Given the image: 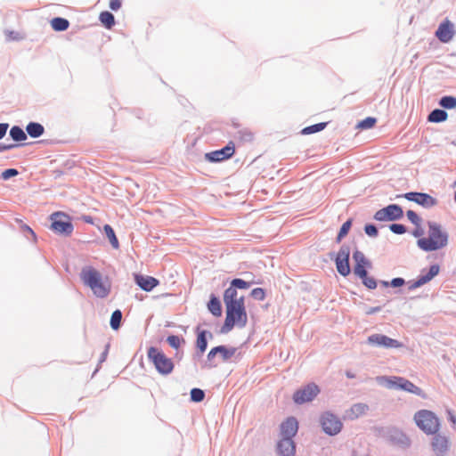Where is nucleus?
<instances>
[{"mask_svg": "<svg viewBox=\"0 0 456 456\" xmlns=\"http://www.w3.org/2000/svg\"><path fill=\"white\" fill-rule=\"evenodd\" d=\"M224 302L226 316L222 327V332H229L234 326L244 328L248 322L244 297H239L238 291L235 289L228 288L224 294Z\"/></svg>", "mask_w": 456, "mask_h": 456, "instance_id": "obj_1", "label": "nucleus"}, {"mask_svg": "<svg viewBox=\"0 0 456 456\" xmlns=\"http://www.w3.org/2000/svg\"><path fill=\"white\" fill-rule=\"evenodd\" d=\"M80 279L98 297H106L110 292L109 280L103 278L102 273L92 266H86L81 270Z\"/></svg>", "mask_w": 456, "mask_h": 456, "instance_id": "obj_2", "label": "nucleus"}, {"mask_svg": "<svg viewBox=\"0 0 456 456\" xmlns=\"http://www.w3.org/2000/svg\"><path fill=\"white\" fill-rule=\"evenodd\" d=\"M428 236L418 240L417 244L424 251H435L441 249L448 244V233L443 230L442 225L428 222Z\"/></svg>", "mask_w": 456, "mask_h": 456, "instance_id": "obj_3", "label": "nucleus"}, {"mask_svg": "<svg viewBox=\"0 0 456 456\" xmlns=\"http://www.w3.org/2000/svg\"><path fill=\"white\" fill-rule=\"evenodd\" d=\"M413 419L417 427L427 435H435L440 428V421L436 415L428 410L415 412Z\"/></svg>", "mask_w": 456, "mask_h": 456, "instance_id": "obj_4", "label": "nucleus"}, {"mask_svg": "<svg viewBox=\"0 0 456 456\" xmlns=\"http://www.w3.org/2000/svg\"><path fill=\"white\" fill-rule=\"evenodd\" d=\"M147 356L153 363L159 373L162 375H168L174 370L175 364L173 360L167 357L159 348L151 346L148 349Z\"/></svg>", "mask_w": 456, "mask_h": 456, "instance_id": "obj_5", "label": "nucleus"}, {"mask_svg": "<svg viewBox=\"0 0 456 456\" xmlns=\"http://www.w3.org/2000/svg\"><path fill=\"white\" fill-rule=\"evenodd\" d=\"M51 229L59 234L70 235L73 232V224L70 217L63 212H55L51 215Z\"/></svg>", "mask_w": 456, "mask_h": 456, "instance_id": "obj_6", "label": "nucleus"}, {"mask_svg": "<svg viewBox=\"0 0 456 456\" xmlns=\"http://www.w3.org/2000/svg\"><path fill=\"white\" fill-rule=\"evenodd\" d=\"M403 211L398 205L392 204L379 209L374 215V218L378 221H394L402 218Z\"/></svg>", "mask_w": 456, "mask_h": 456, "instance_id": "obj_7", "label": "nucleus"}, {"mask_svg": "<svg viewBox=\"0 0 456 456\" xmlns=\"http://www.w3.org/2000/svg\"><path fill=\"white\" fill-rule=\"evenodd\" d=\"M349 256H350V248L347 245H343L335 258L336 267L338 272L342 276H347L350 272L349 265Z\"/></svg>", "mask_w": 456, "mask_h": 456, "instance_id": "obj_8", "label": "nucleus"}, {"mask_svg": "<svg viewBox=\"0 0 456 456\" xmlns=\"http://www.w3.org/2000/svg\"><path fill=\"white\" fill-rule=\"evenodd\" d=\"M321 425L323 431L330 436L337 435L342 428V422L338 417L330 412H326L322 416Z\"/></svg>", "mask_w": 456, "mask_h": 456, "instance_id": "obj_9", "label": "nucleus"}, {"mask_svg": "<svg viewBox=\"0 0 456 456\" xmlns=\"http://www.w3.org/2000/svg\"><path fill=\"white\" fill-rule=\"evenodd\" d=\"M320 392L315 384H308L304 388L296 391L293 395V400L297 404L311 402Z\"/></svg>", "mask_w": 456, "mask_h": 456, "instance_id": "obj_10", "label": "nucleus"}, {"mask_svg": "<svg viewBox=\"0 0 456 456\" xmlns=\"http://www.w3.org/2000/svg\"><path fill=\"white\" fill-rule=\"evenodd\" d=\"M401 197L400 195L397 196ZM402 197L405 198L410 201H413L424 208H432L437 204V200L428 193L422 192H407Z\"/></svg>", "mask_w": 456, "mask_h": 456, "instance_id": "obj_11", "label": "nucleus"}, {"mask_svg": "<svg viewBox=\"0 0 456 456\" xmlns=\"http://www.w3.org/2000/svg\"><path fill=\"white\" fill-rule=\"evenodd\" d=\"M367 341L370 345L381 346L385 348H399L403 346V344L399 341L388 338L383 334H373L368 337Z\"/></svg>", "mask_w": 456, "mask_h": 456, "instance_id": "obj_12", "label": "nucleus"}, {"mask_svg": "<svg viewBox=\"0 0 456 456\" xmlns=\"http://www.w3.org/2000/svg\"><path fill=\"white\" fill-rule=\"evenodd\" d=\"M235 152L233 142H230L221 150L214 151L206 154V159L211 162H220L230 159Z\"/></svg>", "mask_w": 456, "mask_h": 456, "instance_id": "obj_13", "label": "nucleus"}, {"mask_svg": "<svg viewBox=\"0 0 456 456\" xmlns=\"http://www.w3.org/2000/svg\"><path fill=\"white\" fill-rule=\"evenodd\" d=\"M353 258L355 262L354 266V273L358 277H365L367 268L370 267V262L365 257L364 254L356 250L353 254Z\"/></svg>", "mask_w": 456, "mask_h": 456, "instance_id": "obj_14", "label": "nucleus"}, {"mask_svg": "<svg viewBox=\"0 0 456 456\" xmlns=\"http://www.w3.org/2000/svg\"><path fill=\"white\" fill-rule=\"evenodd\" d=\"M455 34L453 24L448 20L445 19L438 27L436 31V37L442 43L450 42Z\"/></svg>", "mask_w": 456, "mask_h": 456, "instance_id": "obj_15", "label": "nucleus"}, {"mask_svg": "<svg viewBox=\"0 0 456 456\" xmlns=\"http://www.w3.org/2000/svg\"><path fill=\"white\" fill-rule=\"evenodd\" d=\"M297 420L294 417L288 418L281 424V434L282 436V439H292V437L297 434Z\"/></svg>", "mask_w": 456, "mask_h": 456, "instance_id": "obj_16", "label": "nucleus"}, {"mask_svg": "<svg viewBox=\"0 0 456 456\" xmlns=\"http://www.w3.org/2000/svg\"><path fill=\"white\" fill-rule=\"evenodd\" d=\"M439 271L440 267L438 265H431L427 273L422 272V273L417 278V280L413 282L411 288L416 289L428 283L429 281H431L435 276L438 274Z\"/></svg>", "mask_w": 456, "mask_h": 456, "instance_id": "obj_17", "label": "nucleus"}, {"mask_svg": "<svg viewBox=\"0 0 456 456\" xmlns=\"http://www.w3.org/2000/svg\"><path fill=\"white\" fill-rule=\"evenodd\" d=\"M236 353V348L234 347H226L224 346H218L212 348L208 354V359L212 361L215 356L219 354L222 357L223 361L226 362L230 360Z\"/></svg>", "mask_w": 456, "mask_h": 456, "instance_id": "obj_18", "label": "nucleus"}, {"mask_svg": "<svg viewBox=\"0 0 456 456\" xmlns=\"http://www.w3.org/2000/svg\"><path fill=\"white\" fill-rule=\"evenodd\" d=\"M135 283L144 291H151L159 284V281L152 277L142 274L134 275Z\"/></svg>", "mask_w": 456, "mask_h": 456, "instance_id": "obj_19", "label": "nucleus"}, {"mask_svg": "<svg viewBox=\"0 0 456 456\" xmlns=\"http://www.w3.org/2000/svg\"><path fill=\"white\" fill-rule=\"evenodd\" d=\"M277 451L280 456H294L296 446L292 439H281L277 444Z\"/></svg>", "mask_w": 456, "mask_h": 456, "instance_id": "obj_20", "label": "nucleus"}, {"mask_svg": "<svg viewBox=\"0 0 456 456\" xmlns=\"http://www.w3.org/2000/svg\"><path fill=\"white\" fill-rule=\"evenodd\" d=\"M432 447L437 456H442L448 449L447 438L443 436H436L432 443Z\"/></svg>", "mask_w": 456, "mask_h": 456, "instance_id": "obj_21", "label": "nucleus"}, {"mask_svg": "<svg viewBox=\"0 0 456 456\" xmlns=\"http://www.w3.org/2000/svg\"><path fill=\"white\" fill-rule=\"evenodd\" d=\"M399 382L403 383L401 384V390L417 395L419 396H421L422 398H426L427 395L423 392V390L415 386L412 382L403 378V379H398Z\"/></svg>", "mask_w": 456, "mask_h": 456, "instance_id": "obj_22", "label": "nucleus"}, {"mask_svg": "<svg viewBox=\"0 0 456 456\" xmlns=\"http://www.w3.org/2000/svg\"><path fill=\"white\" fill-rule=\"evenodd\" d=\"M368 410H369V407H368L367 404H365V403H355L347 411V416L351 419H357V418L366 414Z\"/></svg>", "mask_w": 456, "mask_h": 456, "instance_id": "obj_23", "label": "nucleus"}, {"mask_svg": "<svg viewBox=\"0 0 456 456\" xmlns=\"http://www.w3.org/2000/svg\"><path fill=\"white\" fill-rule=\"evenodd\" d=\"M208 309L213 315L216 317H220L222 315L221 303L216 296L212 295L210 297V300L208 304Z\"/></svg>", "mask_w": 456, "mask_h": 456, "instance_id": "obj_24", "label": "nucleus"}, {"mask_svg": "<svg viewBox=\"0 0 456 456\" xmlns=\"http://www.w3.org/2000/svg\"><path fill=\"white\" fill-rule=\"evenodd\" d=\"M26 131L29 134V136L33 138H37L44 134L45 128L39 123L31 122L27 126Z\"/></svg>", "mask_w": 456, "mask_h": 456, "instance_id": "obj_25", "label": "nucleus"}, {"mask_svg": "<svg viewBox=\"0 0 456 456\" xmlns=\"http://www.w3.org/2000/svg\"><path fill=\"white\" fill-rule=\"evenodd\" d=\"M99 20L107 29H110L115 25L114 15L108 11L102 12Z\"/></svg>", "mask_w": 456, "mask_h": 456, "instance_id": "obj_26", "label": "nucleus"}, {"mask_svg": "<svg viewBox=\"0 0 456 456\" xmlns=\"http://www.w3.org/2000/svg\"><path fill=\"white\" fill-rule=\"evenodd\" d=\"M51 26L55 31H64L69 28V22L64 18L57 17L51 20Z\"/></svg>", "mask_w": 456, "mask_h": 456, "instance_id": "obj_27", "label": "nucleus"}, {"mask_svg": "<svg viewBox=\"0 0 456 456\" xmlns=\"http://www.w3.org/2000/svg\"><path fill=\"white\" fill-rule=\"evenodd\" d=\"M103 230H104V232H105L107 238L109 239L111 246L115 249H118L119 248V242H118V238H117V236L115 234V232L112 229V227L110 224H105L103 226Z\"/></svg>", "mask_w": 456, "mask_h": 456, "instance_id": "obj_28", "label": "nucleus"}, {"mask_svg": "<svg viewBox=\"0 0 456 456\" xmlns=\"http://www.w3.org/2000/svg\"><path fill=\"white\" fill-rule=\"evenodd\" d=\"M447 117H448V115L444 110L436 109V110H434L428 115V119L429 122L438 123V122H443V121L446 120Z\"/></svg>", "mask_w": 456, "mask_h": 456, "instance_id": "obj_29", "label": "nucleus"}, {"mask_svg": "<svg viewBox=\"0 0 456 456\" xmlns=\"http://www.w3.org/2000/svg\"><path fill=\"white\" fill-rule=\"evenodd\" d=\"M11 137L17 142L24 141L27 139V135L24 131L19 126H12L10 130Z\"/></svg>", "mask_w": 456, "mask_h": 456, "instance_id": "obj_30", "label": "nucleus"}, {"mask_svg": "<svg viewBox=\"0 0 456 456\" xmlns=\"http://www.w3.org/2000/svg\"><path fill=\"white\" fill-rule=\"evenodd\" d=\"M207 331L201 330L197 337V347L200 350V354H203L208 346L207 338H206Z\"/></svg>", "mask_w": 456, "mask_h": 456, "instance_id": "obj_31", "label": "nucleus"}, {"mask_svg": "<svg viewBox=\"0 0 456 456\" xmlns=\"http://www.w3.org/2000/svg\"><path fill=\"white\" fill-rule=\"evenodd\" d=\"M326 126H327V123H325V122L305 127L302 130V134H310L317 133V132L323 130Z\"/></svg>", "mask_w": 456, "mask_h": 456, "instance_id": "obj_32", "label": "nucleus"}, {"mask_svg": "<svg viewBox=\"0 0 456 456\" xmlns=\"http://www.w3.org/2000/svg\"><path fill=\"white\" fill-rule=\"evenodd\" d=\"M387 384V387L388 388H395V389H401V382L398 381V379H403L402 377H390V378H382Z\"/></svg>", "mask_w": 456, "mask_h": 456, "instance_id": "obj_33", "label": "nucleus"}, {"mask_svg": "<svg viewBox=\"0 0 456 456\" xmlns=\"http://www.w3.org/2000/svg\"><path fill=\"white\" fill-rule=\"evenodd\" d=\"M439 104L445 109H454L456 107V98L453 96H444Z\"/></svg>", "mask_w": 456, "mask_h": 456, "instance_id": "obj_34", "label": "nucleus"}, {"mask_svg": "<svg viewBox=\"0 0 456 456\" xmlns=\"http://www.w3.org/2000/svg\"><path fill=\"white\" fill-rule=\"evenodd\" d=\"M375 124H376V118L368 117L365 119L360 121L357 124L356 127L361 130L370 129V128L373 127L375 126Z\"/></svg>", "mask_w": 456, "mask_h": 456, "instance_id": "obj_35", "label": "nucleus"}, {"mask_svg": "<svg viewBox=\"0 0 456 456\" xmlns=\"http://www.w3.org/2000/svg\"><path fill=\"white\" fill-rule=\"evenodd\" d=\"M351 226H352V220H347L346 222H345L342 224L340 231L337 237V242H340L341 240L347 235L349 230L351 229Z\"/></svg>", "mask_w": 456, "mask_h": 456, "instance_id": "obj_36", "label": "nucleus"}, {"mask_svg": "<svg viewBox=\"0 0 456 456\" xmlns=\"http://www.w3.org/2000/svg\"><path fill=\"white\" fill-rule=\"evenodd\" d=\"M122 319V314L119 310H116L112 313L110 318V326L113 330H117L120 326V322Z\"/></svg>", "mask_w": 456, "mask_h": 456, "instance_id": "obj_37", "label": "nucleus"}, {"mask_svg": "<svg viewBox=\"0 0 456 456\" xmlns=\"http://www.w3.org/2000/svg\"><path fill=\"white\" fill-rule=\"evenodd\" d=\"M167 341L171 347L175 348V349L180 347V346L183 343H184V339L183 338H180L175 335L168 336L167 338Z\"/></svg>", "mask_w": 456, "mask_h": 456, "instance_id": "obj_38", "label": "nucleus"}, {"mask_svg": "<svg viewBox=\"0 0 456 456\" xmlns=\"http://www.w3.org/2000/svg\"><path fill=\"white\" fill-rule=\"evenodd\" d=\"M250 287V283L245 281L241 279H234L231 282V286L229 288H233L237 290V289H246Z\"/></svg>", "mask_w": 456, "mask_h": 456, "instance_id": "obj_39", "label": "nucleus"}, {"mask_svg": "<svg viewBox=\"0 0 456 456\" xmlns=\"http://www.w3.org/2000/svg\"><path fill=\"white\" fill-rule=\"evenodd\" d=\"M205 397V393L203 390L200 388H192L191 390V398L193 402L200 403L203 401Z\"/></svg>", "mask_w": 456, "mask_h": 456, "instance_id": "obj_40", "label": "nucleus"}, {"mask_svg": "<svg viewBox=\"0 0 456 456\" xmlns=\"http://www.w3.org/2000/svg\"><path fill=\"white\" fill-rule=\"evenodd\" d=\"M407 218L416 226H419L421 223V218L413 211L408 210L406 212Z\"/></svg>", "mask_w": 456, "mask_h": 456, "instance_id": "obj_41", "label": "nucleus"}, {"mask_svg": "<svg viewBox=\"0 0 456 456\" xmlns=\"http://www.w3.org/2000/svg\"><path fill=\"white\" fill-rule=\"evenodd\" d=\"M362 281V283L369 289H375L377 287V282L373 277L368 276V273L365 277H360Z\"/></svg>", "mask_w": 456, "mask_h": 456, "instance_id": "obj_42", "label": "nucleus"}, {"mask_svg": "<svg viewBox=\"0 0 456 456\" xmlns=\"http://www.w3.org/2000/svg\"><path fill=\"white\" fill-rule=\"evenodd\" d=\"M251 296L256 300L263 301L265 298V292L262 288H256L251 291Z\"/></svg>", "mask_w": 456, "mask_h": 456, "instance_id": "obj_43", "label": "nucleus"}, {"mask_svg": "<svg viewBox=\"0 0 456 456\" xmlns=\"http://www.w3.org/2000/svg\"><path fill=\"white\" fill-rule=\"evenodd\" d=\"M391 232H393L395 234H403L406 232V228L403 224H392L389 226Z\"/></svg>", "mask_w": 456, "mask_h": 456, "instance_id": "obj_44", "label": "nucleus"}, {"mask_svg": "<svg viewBox=\"0 0 456 456\" xmlns=\"http://www.w3.org/2000/svg\"><path fill=\"white\" fill-rule=\"evenodd\" d=\"M364 231L369 236L375 237L378 235V230L373 224L365 225Z\"/></svg>", "mask_w": 456, "mask_h": 456, "instance_id": "obj_45", "label": "nucleus"}, {"mask_svg": "<svg viewBox=\"0 0 456 456\" xmlns=\"http://www.w3.org/2000/svg\"><path fill=\"white\" fill-rule=\"evenodd\" d=\"M121 5H122L121 0H110V8L112 11L119 10Z\"/></svg>", "mask_w": 456, "mask_h": 456, "instance_id": "obj_46", "label": "nucleus"}, {"mask_svg": "<svg viewBox=\"0 0 456 456\" xmlns=\"http://www.w3.org/2000/svg\"><path fill=\"white\" fill-rule=\"evenodd\" d=\"M18 175V171L16 169H13V168H10V169H6L4 173H3V177L4 179H7L11 176H14Z\"/></svg>", "mask_w": 456, "mask_h": 456, "instance_id": "obj_47", "label": "nucleus"}, {"mask_svg": "<svg viewBox=\"0 0 456 456\" xmlns=\"http://www.w3.org/2000/svg\"><path fill=\"white\" fill-rule=\"evenodd\" d=\"M21 229H22L23 232L29 233L32 236L33 240H37V236H36L34 231L28 225L23 224L21 226Z\"/></svg>", "mask_w": 456, "mask_h": 456, "instance_id": "obj_48", "label": "nucleus"}, {"mask_svg": "<svg viewBox=\"0 0 456 456\" xmlns=\"http://www.w3.org/2000/svg\"><path fill=\"white\" fill-rule=\"evenodd\" d=\"M404 284V280L402 278H395L391 281V285L395 288L401 287Z\"/></svg>", "mask_w": 456, "mask_h": 456, "instance_id": "obj_49", "label": "nucleus"}, {"mask_svg": "<svg viewBox=\"0 0 456 456\" xmlns=\"http://www.w3.org/2000/svg\"><path fill=\"white\" fill-rule=\"evenodd\" d=\"M423 233H424V232H423V229L420 227V225L416 226V229L412 232L413 236L416 238H419V239L423 238L422 237Z\"/></svg>", "mask_w": 456, "mask_h": 456, "instance_id": "obj_50", "label": "nucleus"}, {"mask_svg": "<svg viewBox=\"0 0 456 456\" xmlns=\"http://www.w3.org/2000/svg\"><path fill=\"white\" fill-rule=\"evenodd\" d=\"M7 129H8V124H5V123L0 124V139H2L5 135Z\"/></svg>", "mask_w": 456, "mask_h": 456, "instance_id": "obj_51", "label": "nucleus"}, {"mask_svg": "<svg viewBox=\"0 0 456 456\" xmlns=\"http://www.w3.org/2000/svg\"><path fill=\"white\" fill-rule=\"evenodd\" d=\"M15 146H16L15 144H4V143H0V151L10 150V149H12V148H13Z\"/></svg>", "mask_w": 456, "mask_h": 456, "instance_id": "obj_52", "label": "nucleus"}, {"mask_svg": "<svg viewBox=\"0 0 456 456\" xmlns=\"http://www.w3.org/2000/svg\"><path fill=\"white\" fill-rule=\"evenodd\" d=\"M380 307L379 306H377V307H370L369 308L367 311H366V314H373L375 313H378L380 311Z\"/></svg>", "mask_w": 456, "mask_h": 456, "instance_id": "obj_53", "label": "nucleus"}, {"mask_svg": "<svg viewBox=\"0 0 456 456\" xmlns=\"http://www.w3.org/2000/svg\"><path fill=\"white\" fill-rule=\"evenodd\" d=\"M346 376H347L348 378H350V379L354 378V374H352V373H350L349 371H347V372H346Z\"/></svg>", "mask_w": 456, "mask_h": 456, "instance_id": "obj_54", "label": "nucleus"}, {"mask_svg": "<svg viewBox=\"0 0 456 456\" xmlns=\"http://www.w3.org/2000/svg\"><path fill=\"white\" fill-rule=\"evenodd\" d=\"M450 419H451V421H452V423H455V422H456V419H455V417H454V416H452V415L450 417Z\"/></svg>", "mask_w": 456, "mask_h": 456, "instance_id": "obj_55", "label": "nucleus"}, {"mask_svg": "<svg viewBox=\"0 0 456 456\" xmlns=\"http://www.w3.org/2000/svg\"><path fill=\"white\" fill-rule=\"evenodd\" d=\"M383 285H384L385 287H387V286H388V282H387V281H383Z\"/></svg>", "mask_w": 456, "mask_h": 456, "instance_id": "obj_56", "label": "nucleus"}, {"mask_svg": "<svg viewBox=\"0 0 456 456\" xmlns=\"http://www.w3.org/2000/svg\"><path fill=\"white\" fill-rule=\"evenodd\" d=\"M454 200H455V201H456V191H455Z\"/></svg>", "mask_w": 456, "mask_h": 456, "instance_id": "obj_57", "label": "nucleus"}, {"mask_svg": "<svg viewBox=\"0 0 456 456\" xmlns=\"http://www.w3.org/2000/svg\"><path fill=\"white\" fill-rule=\"evenodd\" d=\"M454 185H456V180H455Z\"/></svg>", "mask_w": 456, "mask_h": 456, "instance_id": "obj_58", "label": "nucleus"}]
</instances>
